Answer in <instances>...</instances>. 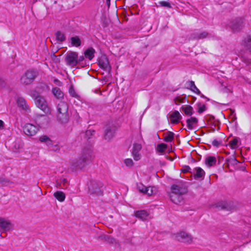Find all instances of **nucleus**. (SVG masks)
Segmentation results:
<instances>
[{"label": "nucleus", "mask_w": 251, "mask_h": 251, "mask_svg": "<svg viewBox=\"0 0 251 251\" xmlns=\"http://www.w3.org/2000/svg\"><path fill=\"white\" fill-rule=\"evenodd\" d=\"M101 186V183L96 181H92L89 185V191L92 194L101 195H102Z\"/></svg>", "instance_id": "1a4fd4ad"}, {"label": "nucleus", "mask_w": 251, "mask_h": 251, "mask_svg": "<svg viewBox=\"0 0 251 251\" xmlns=\"http://www.w3.org/2000/svg\"><path fill=\"white\" fill-rule=\"evenodd\" d=\"M57 119L62 123H67L70 118L68 105L65 101H60L57 106Z\"/></svg>", "instance_id": "7ed1b4c3"}, {"label": "nucleus", "mask_w": 251, "mask_h": 251, "mask_svg": "<svg viewBox=\"0 0 251 251\" xmlns=\"http://www.w3.org/2000/svg\"><path fill=\"white\" fill-rule=\"evenodd\" d=\"M172 237L173 239L176 241L184 243L190 244L193 241L192 236L184 231H180L177 233L173 234Z\"/></svg>", "instance_id": "423d86ee"}, {"label": "nucleus", "mask_w": 251, "mask_h": 251, "mask_svg": "<svg viewBox=\"0 0 251 251\" xmlns=\"http://www.w3.org/2000/svg\"><path fill=\"white\" fill-rule=\"evenodd\" d=\"M185 98V96H184L183 97L178 96L174 99V101L176 104H179V103L183 102V100Z\"/></svg>", "instance_id": "ea45409f"}, {"label": "nucleus", "mask_w": 251, "mask_h": 251, "mask_svg": "<svg viewBox=\"0 0 251 251\" xmlns=\"http://www.w3.org/2000/svg\"><path fill=\"white\" fill-rule=\"evenodd\" d=\"M93 157L92 150L90 147L83 148L79 158L72 162V166L75 169H82L90 161Z\"/></svg>", "instance_id": "f257e3e1"}, {"label": "nucleus", "mask_w": 251, "mask_h": 251, "mask_svg": "<svg viewBox=\"0 0 251 251\" xmlns=\"http://www.w3.org/2000/svg\"><path fill=\"white\" fill-rule=\"evenodd\" d=\"M54 197L59 201H63L66 198L65 194L62 191H57L53 194Z\"/></svg>", "instance_id": "c756f323"}, {"label": "nucleus", "mask_w": 251, "mask_h": 251, "mask_svg": "<svg viewBox=\"0 0 251 251\" xmlns=\"http://www.w3.org/2000/svg\"><path fill=\"white\" fill-rule=\"evenodd\" d=\"M18 105L26 113H29L31 111L30 108L27 103L26 100L23 98H19L17 100Z\"/></svg>", "instance_id": "4468645a"}, {"label": "nucleus", "mask_w": 251, "mask_h": 251, "mask_svg": "<svg viewBox=\"0 0 251 251\" xmlns=\"http://www.w3.org/2000/svg\"><path fill=\"white\" fill-rule=\"evenodd\" d=\"M38 72L36 70H27L21 77L20 83L27 85L32 83L38 76Z\"/></svg>", "instance_id": "39448f33"}, {"label": "nucleus", "mask_w": 251, "mask_h": 251, "mask_svg": "<svg viewBox=\"0 0 251 251\" xmlns=\"http://www.w3.org/2000/svg\"><path fill=\"white\" fill-rule=\"evenodd\" d=\"M32 96L35 99V102L36 106L42 110L46 114H51V109L48 106L47 101L45 98L40 95L37 96L34 94Z\"/></svg>", "instance_id": "20e7f679"}, {"label": "nucleus", "mask_w": 251, "mask_h": 251, "mask_svg": "<svg viewBox=\"0 0 251 251\" xmlns=\"http://www.w3.org/2000/svg\"><path fill=\"white\" fill-rule=\"evenodd\" d=\"M181 109L186 115L191 116L193 114V109L189 105H183Z\"/></svg>", "instance_id": "393cba45"}, {"label": "nucleus", "mask_w": 251, "mask_h": 251, "mask_svg": "<svg viewBox=\"0 0 251 251\" xmlns=\"http://www.w3.org/2000/svg\"><path fill=\"white\" fill-rule=\"evenodd\" d=\"M124 163L126 167L131 168L134 165V162L133 160L130 158H127L124 160Z\"/></svg>", "instance_id": "58836bf2"}, {"label": "nucleus", "mask_w": 251, "mask_h": 251, "mask_svg": "<svg viewBox=\"0 0 251 251\" xmlns=\"http://www.w3.org/2000/svg\"><path fill=\"white\" fill-rule=\"evenodd\" d=\"M77 53L75 51H68L66 55L65 61L67 65L72 67L77 66Z\"/></svg>", "instance_id": "0eeeda50"}, {"label": "nucleus", "mask_w": 251, "mask_h": 251, "mask_svg": "<svg viewBox=\"0 0 251 251\" xmlns=\"http://www.w3.org/2000/svg\"><path fill=\"white\" fill-rule=\"evenodd\" d=\"M198 119L196 117H191L186 120L187 126L188 129L192 130L195 128L198 124Z\"/></svg>", "instance_id": "6ab92c4d"}, {"label": "nucleus", "mask_w": 251, "mask_h": 251, "mask_svg": "<svg viewBox=\"0 0 251 251\" xmlns=\"http://www.w3.org/2000/svg\"><path fill=\"white\" fill-rule=\"evenodd\" d=\"M142 146L141 144L135 143L133 145L131 154L133 159L135 161H138L141 158V155L140 151L141 150Z\"/></svg>", "instance_id": "9d476101"}, {"label": "nucleus", "mask_w": 251, "mask_h": 251, "mask_svg": "<svg viewBox=\"0 0 251 251\" xmlns=\"http://www.w3.org/2000/svg\"><path fill=\"white\" fill-rule=\"evenodd\" d=\"M230 26L234 32L239 31L244 26L243 21L241 19H236L231 23Z\"/></svg>", "instance_id": "9b49d317"}, {"label": "nucleus", "mask_w": 251, "mask_h": 251, "mask_svg": "<svg viewBox=\"0 0 251 251\" xmlns=\"http://www.w3.org/2000/svg\"><path fill=\"white\" fill-rule=\"evenodd\" d=\"M69 92L70 95L72 97H75V98H76L77 97V95L75 93V89L73 88V86L72 85H71L70 86V89L69 90Z\"/></svg>", "instance_id": "a19ab883"}, {"label": "nucleus", "mask_w": 251, "mask_h": 251, "mask_svg": "<svg viewBox=\"0 0 251 251\" xmlns=\"http://www.w3.org/2000/svg\"><path fill=\"white\" fill-rule=\"evenodd\" d=\"M0 226L5 231L9 230L13 227V225L9 221L0 218Z\"/></svg>", "instance_id": "dca6fc26"}, {"label": "nucleus", "mask_w": 251, "mask_h": 251, "mask_svg": "<svg viewBox=\"0 0 251 251\" xmlns=\"http://www.w3.org/2000/svg\"><path fill=\"white\" fill-rule=\"evenodd\" d=\"M208 35V33L205 31L201 32H194L190 35V38L193 40H199L206 38Z\"/></svg>", "instance_id": "a211bd4d"}, {"label": "nucleus", "mask_w": 251, "mask_h": 251, "mask_svg": "<svg viewBox=\"0 0 251 251\" xmlns=\"http://www.w3.org/2000/svg\"><path fill=\"white\" fill-rule=\"evenodd\" d=\"M115 129L114 128L108 127L105 129L104 133V139L107 140H111L114 136Z\"/></svg>", "instance_id": "412c9836"}, {"label": "nucleus", "mask_w": 251, "mask_h": 251, "mask_svg": "<svg viewBox=\"0 0 251 251\" xmlns=\"http://www.w3.org/2000/svg\"><path fill=\"white\" fill-rule=\"evenodd\" d=\"M138 189L140 192L143 194H146L147 192V187H146L144 186H138Z\"/></svg>", "instance_id": "37998d69"}, {"label": "nucleus", "mask_w": 251, "mask_h": 251, "mask_svg": "<svg viewBox=\"0 0 251 251\" xmlns=\"http://www.w3.org/2000/svg\"><path fill=\"white\" fill-rule=\"evenodd\" d=\"M159 3L161 6L167 7L168 8L171 7V5L170 3L168 1H161L159 2Z\"/></svg>", "instance_id": "79ce46f5"}, {"label": "nucleus", "mask_w": 251, "mask_h": 251, "mask_svg": "<svg viewBox=\"0 0 251 251\" xmlns=\"http://www.w3.org/2000/svg\"><path fill=\"white\" fill-rule=\"evenodd\" d=\"M95 133L94 130H88L86 131L84 133H81L80 135L81 137H83L87 140H89L91 138V137L93 136L94 133Z\"/></svg>", "instance_id": "473e14b6"}, {"label": "nucleus", "mask_w": 251, "mask_h": 251, "mask_svg": "<svg viewBox=\"0 0 251 251\" xmlns=\"http://www.w3.org/2000/svg\"><path fill=\"white\" fill-rule=\"evenodd\" d=\"M206 110V106L205 105H202L199 107L198 112L201 113Z\"/></svg>", "instance_id": "09e8293b"}, {"label": "nucleus", "mask_w": 251, "mask_h": 251, "mask_svg": "<svg viewBox=\"0 0 251 251\" xmlns=\"http://www.w3.org/2000/svg\"><path fill=\"white\" fill-rule=\"evenodd\" d=\"M106 0V2H107V4L109 5H110V0Z\"/></svg>", "instance_id": "4d7b16f0"}, {"label": "nucleus", "mask_w": 251, "mask_h": 251, "mask_svg": "<svg viewBox=\"0 0 251 251\" xmlns=\"http://www.w3.org/2000/svg\"><path fill=\"white\" fill-rule=\"evenodd\" d=\"M24 133L27 136H32L35 135L39 130L38 125H34L31 124H26L23 127Z\"/></svg>", "instance_id": "6e6552de"}, {"label": "nucleus", "mask_w": 251, "mask_h": 251, "mask_svg": "<svg viewBox=\"0 0 251 251\" xmlns=\"http://www.w3.org/2000/svg\"><path fill=\"white\" fill-rule=\"evenodd\" d=\"M230 120L231 122H234L236 120V117L235 115H233L232 116H230Z\"/></svg>", "instance_id": "603ef678"}, {"label": "nucleus", "mask_w": 251, "mask_h": 251, "mask_svg": "<svg viewBox=\"0 0 251 251\" xmlns=\"http://www.w3.org/2000/svg\"><path fill=\"white\" fill-rule=\"evenodd\" d=\"M196 173L194 174L195 178H199L204 177L205 175L204 171L200 167L195 168Z\"/></svg>", "instance_id": "c85d7f7f"}, {"label": "nucleus", "mask_w": 251, "mask_h": 251, "mask_svg": "<svg viewBox=\"0 0 251 251\" xmlns=\"http://www.w3.org/2000/svg\"><path fill=\"white\" fill-rule=\"evenodd\" d=\"M242 45L247 49L251 51V34L247 35L242 41Z\"/></svg>", "instance_id": "4be33fe9"}, {"label": "nucleus", "mask_w": 251, "mask_h": 251, "mask_svg": "<svg viewBox=\"0 0 251 251\" xmlns=\"http://www.w3.org/2000/svg\"><path fill=\"white\" fill-rule=\"evenodd\" d=\"M187 88L190 89L194 86L195 83L193 81H188L186 82Z\"/></svg>", "instance_id": "49530a36"}, {"label": "nucleus", "mask_w": 251, "mask_h": 251, "mask_svg": "<svg viewBox=\"0 0 251 251\" xmlns=\"http://www.w3.org/2000/svg\"><path fill=\"white\" fill-rule=\"evenodd\" d=\"M181 118V116L177 111H175L170 115L171 123L173 124H178Z\"/></svg>", "instance_id": "f3484780"}, {"label": "nucleus", "mask_w": 251, "mask_h": 251, "mask_svg": "<svg viewBox=\"0 0 251 251\" xmlns=\"http://www.w3.org/2000/svg\"><path fill=\"white\" fill-rule=\"evenodd\" d=\"M135 216L136 217L142 221L146 220L149 216L148 212L144 210H138L135 212Z\"/></svg>", "instance_id": "aec40b11"}, {"label": "nucleus", "mask_w": 251, "mask_h": 251, "mask_svg": "<svg viewBox=\"0 0 251 251\" xmlns=\"http://www.w3.org/2000/svg\"><path fill=\"white\" fill-rule=\"evenodd\" d=\"M190 89L197 94H201L200 91L198 89L195 84L194 85V86H193V87L191 88Z\"/></svg>", "instance_id": "c03bdc74"}, {"label": "nucleus", "mask_w": 251, "mask_h": 251, "mask_svg": "<svg viewBox=\"0 0 251 251\" xmlns=\"http://www.w3.org/2000/svg\"><path fill=\"white\" fill-rule=\"evenodd\" d=\"M9 182V181L5 180L4 178H0V184H1V185H5Z\"/></svg>", "instance_id": "8fccbe9b"}, {"label": "nucleus", "mask_w": 251, "mask_h": 251, "mask_svg": "<svg viewBox=\"0 0 251 251\" xmlns=\"http://www.w3.org/2000/svg\"><path fill=\"white\" fill-rule=\"evenodd\" d=\"M187 192V187L182 183L173 184L171 187L170 199L174 203L179 204L183 201L182 195Z\"/></svg>", "instance_id": "f03ea898"}, {"label": "nucleus", "mask_w": 251, "mask_h": 251, "mask_svg": "<svg viewBox=\"0 0 251 251\" xmlns=\"http://www.w3.org/2000/svg\"><path fill=\"white\" fill-rule=\"evenodd\" d=\"M164 140L166 142H171L174 140V133L171 131H168L164 133Z\"/></svg>", "instance_id": "bb28decb"}, {"label": "nucleus", "mask_w": 251, "mask_h": 251, "mask_svg": "<svg viewBox=\"0 0 251 251\" xmlns=\"http://www.w3.org/2000/svg\"><path fill=\"white\" fill-rule=\"evenodd\" d=\"M56 37L58 41L63 42L65 40V35L60 31H57L56 33Z\"/></svg>", "instance_id": "e433bc0d"}, {"label": "nucleus", "mask_w": 251, "mask_h": 251, "mask_svg": "<svg viewBox=\"0 0 251 251\" xmlns=\"http://www.w3.org/2000/svg\"><path fill=\"white\" fill-rule=\"evenodd\" d=\"M147 192L146 194L148 196H152L155 195L157 192V189L154 187H147Z\"/></svg>", "instance_id": "c9c22d12"}, {"label": "nucleus", "mask_w": 251, "mask_h": 251, "mask_svg": "<svg viewBox=\"0 0 251 251\" xmlns=\"http://www.w3.org/2000/svg\"><path fill=\"white\" fill-rule=\"evenodd\" d=\"M99 66L105 71H110L111 67L109 65L108 58L105 56H101L99 60Z\"/></svg>", "instance_id": "f8f14e48"}, {"label": "nucleus", "mask_w": 251, "mask_h": 251, "mask_svg": "<svg viewBox=\"0 0 251 251\" xmlns=\"http://www.w3.org/2000/svg\"><path fill=\"white\" fill-rule=\"evenodd\" d=\"M69 185V182L66 178H60L56 181V186L57 188L65 189Z\"/></svg>", "instance_id": "2eb2a0df"}, {"label": "nucleus", "mask_w": 251, "mask_h": 251, "mask_svg": "<svg viewBox=\"0 0 251 251\" xmlns=\"http://www.w3.org/2000/svg\"><path fill=\"white\" fill-rule=\"evenodd\" d=\"M167 148V145L164 143L159 144L157 145L156 150L160 153H163Z\"/></svg>", "instance_id": "f704fd0d"}, {"label": "nucleus", "mask_w": 251, "mask_h": 251, "mask_svg": "<svg viewBox=\"0 0 251 251\" xmlns=\"http://www.w3.org/2000/svg\"><path fill=\"white\" fill-rule=\"evenodd\" d=\"M39 141L42 143H45L48 147L52 145V141L47 135H43L39 138Z\"/></svg>", "instance_id": "cd10ccee"}, {"label": "nucleus", "mask_w": 251, "mask_h": 251, "mask_svg": "<svg viewBox=\"0 0 251 251\" xmlns=\"http://www.w3.org/2000/svg\"><path fill=\"white\" fill-rule=\"evenodd\" d=\"M100 238L109 244H114L116 243V240L114 238L107 235H102Z\"/></svg>", "instance_id": "7c9ffc66"}, {"label": "nucleus", "mask_w": 251, "mask_h": 251, "mask_svg": "<svg viewBox=\"0 0 251 251\" xmlns=\"http://www.w3.org/2000/svg\"><path fill=\"white\" fill-rule=\"evenodd\" d=\"M226 162L227 163V166H229V165H237L238 163H240V162L237 161L235 157H231L230 158L226 159Z\"/></svg>", "instance_id": "72a5a7b5"}, {"label": "nucleus", "mask_w": 251, "mask_h": 251, "mask_svg": "<svg viewBox=\"0 0 251 251\" xmlns=\"http://www.w3.org/2000/svg\"><path fill=\"white\" fill-rule=\"evenodd\" d=\"M77 65L80 64V63L84 60V56L82 55L79 57H77Z\"/></svg>", "instance_id": "a18cd8bd"}, {"label": "nucleus", "mask_w": 251, "mask_h": 251, "mask_svg": "<svg viewBox=\"0 0 251 251\" xmlns=\"http://www.w3.org/2000/svg\"><path fill=\"white\" fill-rule=\"evenodd\" d=\"M95 50L93 48H90L87 49L84 52V56L88 58L90 60H92L94 57Z\"/></svg>", "instance_id": "a878e982"}, {"label": "nucleus", "mask_w": 251, "mask_h": 251, "mask_svg": "<svg viewBox=\"0 0 251 251\" xmlns=\"http://www.w3.org/2000/svg\"><path fill=\"white\" fill-rule=\"evenodd\" d=\"M216 161L217 160L215 157L210 156L206 157L205 163L207 166L211 167L216 164Z\"/></svg>", "instance_id": "b1692460"}, {"label": "nucleus", "mask_w": 251, "mask_h": 251, "mask_svg": "<svg viewBox=\"0 0 251 251\" xmlns=\"http://www.w3.org/2000/svg\"><path fill=\"white\" fill-rule=\"evenodd\" d=\"M4 122L0 120V129H2L4 128Z\"/></svg>", "instance_id": "864d4df0"}, {"label": "nucleus", "mask_w": 251, "mask_h": 251, "mask_svg": "<svg viewBox=\"0 0 251 251\" xmlns=\"http://www.w3.org/2000/svg\"><path fill=\"white\" fill-rule=\"evenodd\" d=\"M181 124H182V126H184V125H183V124L182 123H181Z\"/></svg>", "instance_id": "13d9d810"}, {"label": "nucleus", "mask_w": 251, "mask_h": 251, "mask_svg": "<svg viewBox=\"0 0 251 251\" xmlns=\"http://www.w3.org/2000/svg\"><path fill=\"white\" fill-rule=\"evenodd\" d=\"M52 92L53 95L58 99H61L64 97V93L58 87L53 88L52 90Z\"/></svg>", "instance_id": "5701e85b"}, {"label": "nucleus", "mask_w": 251, "mask_h": 251, "mask_svg": "<svg viewBox=\"0 0 251 251\" xmlns=\"http://www.w3.org/2000/svg\"><path fill=\"white\" fill-rule=\"evenodd\" d=\"M238 140L236 138L231 140L229 142V146L232 149H235L237 147Z\"/></svg>", "instance_id": "4c0bfd02"}, {"label": "nucleus", "mask_w": 251, "mask_h": 251, "mask_svg": "<svg viewBox=\"0 0 251 251\" xmlns=\"http://www.w3.org/2000/svg\"><path fill=\"white\" fill-rule=\"evenodd\" d=\"M71 41L72 46L78 47L81 45V42L78 36H76L71 37Z\"/></svg>", "instance_id": "2f4dec72"}, {"label": "nucleus", "mask_w": 251, "mask_h": 251, "mask_svg": "<svg viewBox=\"0 0 251 251\" xmlns=\"http://www.w3.org/2000/svg\"><path fill=\"white\" fill-rule=\"evenodd\" d=\"M220 206L222 209L233 211L237 209L236 204L233 201L223 202Z\"/></svg>", "instance_id": "ddd939ff"}, {"label": "nucleus", "mask_w": 251, "mask_h": 251, "mask_svg": "<svg viewBox=\"0 0 251 251\" xmlns=\"http://www.w3.org/2000/svg\"><path fill=\"white\" fill-rule=\"evenodd\" d=\"M191 170V168L189 166H186L183 170H182V172L184 173H186L187 172H188L190 171V170Z\"/></svg>", "instance_id": "3c124183"}, {"label": "nucleus", "mask_w": 251, "mask_h": 251, "mask_svg": "<svg viewBox=\"0 0 251 251\" xmlns=\"http://www.w3.org/2000/svg\"><path fill=\"white\" fill-rule=\"evenodd\" d=\"M235 111L234 110H233V109H230V116H232L233 115H235Z\"/></svg>", "instance_id": "5fc2aeb1"}, {"label": "nucleus", "mask_w": 251, "mask_h": 251, "mask_svg": "<svg viewBox=\"0 0 251 251\" xmlns=\"http://www.w3.org/2000/svg\"><path fill=\"white\" fill-rule=\"evenodd\" d=\"M221 142H220L216 139L214 140L212 142V144L213 145V146L216 147H218L221 144Z\"/></svg>", "instance_id": "de8ad7c7"}, {"label": "nucleus", "mask_w": 251, "mask_h": 251, "mask_svg": "<svg viewBox=\"0 0 251 251\" xmlns=\"http://www.w3.org/2000/svg\"><path fill=\"white\" fill-rule=\"evenodd\" d=\"M214 120V117L211 116V117H209V120L210 121V122L211 123L213 122Z\"/></svg>", "instance_id": "6e6d98bb"}]
</instances>
